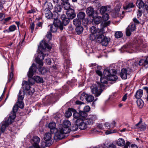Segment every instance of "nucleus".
<instances>
[{"instance_id": "obj_26", "label": "nucleus", "mask_w": 148, "mask_h": 148, "mask_svg": "<svg viewBox=\"0 0 148 148\" xmlns=\"http://www.w3.org/2000/svg\"><path fill=\"white\" fill-rule=\"evenodd\" d=\"M86 16L85 13L83 12H79L77 14V17L78 19L83 20V21H84V18Z\"/></svg>"}, {"instance_id": "obj_16", "label": "nucleus", "mask_w": 148, "mask_h": 148, "mask_svg": "<svg viewBox=\"0 0 148 148\" xmlns=\"http://www.w3.org/2000/svg\"><path fill=\"white\" fill-rule=\"evenodd\" d=\"M68 18L66 17V15L63 14L61 16V19L62 20L61 24L62 26H66L67 25L69 22V20Z\"/></svg>"}, {"instance_id": "obj_55", "label": "nucleus", "mask_w": 148, "mask_h": 148, "mask_svg": "<svg viewBox=\"0 0 148 148\" xmlns=\"http://www.w3.org/2000/svg\"><path fill=\"white\" fill-rule=\"evenodd\" d=\"M35 26V24L34 23H32L30 24V28L31 29V32L32 33L33 32L34 29V28Z\"/></svg>"}, {"instance_id": "obj_41", "label": "nucleus", "mask_w": 148, "mask_h": 148, "mask_svg": "<svg viewBox=\"0 0 148 148\" xmlns=\"http://www.w3.org/2000/svg\"><path fill=\"white\" fill-rule=\"evenodd\" d=\"M63 3V5L65 9L68 10L69 9H71L70 8V5L69 3L66 2Z\"/></svg>"}, {"instance_id": "obj_34", "label": "nucleus", "mask_w": 148, "mask_h": 148, "mask_svg": "<svg viewBox=\"0 0 148 148\" xmlns=\"http://www.w3.org/2000/svg\"><path fill=\"white\" fill-rule=\"evenodd\" d=\"M83 30V28L81 25L77 27L75 29V31L78 34H81Z\"/></svg>"}, {"instance_id": "obj_18", "label": "nucleus", "mask_w": 148, "mask_h": 148, "mask_svg": "<svg viewBox=\"0 0 148 148\" xmlns=\"http://www.w3.org/2000/svg\"><path fill=\"white\" fill-rule=\"evenodd\" d=\"M92 22L96 24H99L101 22L102 18L100 16H92Z\"/></svg>"}, {"instance_id": "obj_56", "label": "nucleus", "mask_w": 148, "mask_h": 148, "mask_svg": "<svg viewBox=\"0 0 148 148\" xmlns=\"http://www.w3.org/2000/svg\"><path fill=\"white\" fill-rule=\"evenodd\" d=\"M131 130L130 129V127H129L128 126V127L127 128H124L122 130H119V131L120 132H127V131L128 132V131H129Z\"/></svg>"}, {"instance_id": "obj_47", "label": "nucleus", "mask_w": 148, "mask_h": 148, "mask_svg": "<svg viewBox=\"0 0 148 148\" xmlns=\"http://www.w3.org/2000/svg\"><path fill=\"white\" fill-rule=\"evenodd\" d=\"M115 36L116 38H119L122 36L123 34L121 32H117L115 33Z\"/></svg>"}, {"instance_id": "obj_28", "label": "nucleus", "mask_w": 148, "mask_h": 148, "mask_svg": "<svg viewBox=\"0 0 148 148\" xmlns=\"http://www.w3.org/2000/svg\"><path fill=\"white\" fill-rule=\"evenodd\" d=\"M50 26V30L52 32H56L58 27V26L57 25L53 24L49 25Z\"/></svg>"}, {"instance_id": "obj_59", "label": "nucleus", "mask_w": 148, "mask_h": 148, "mask_svg": "<svg viewBox=\"0 0 148 148\" xmlns=\"http://www.w3.org/2000/svg\"><path fill=\"white\" fill-rule=\"evenodd\" d=\"M90 109V107L88 106H86L84 107V111L87 112H89Z\"/></svg>"}, {"instance_id": "obj_6", "label": "nucleus", "mask_w": 148, "mask_h": 148, "mask_svg": "<svg viewBox=\"0 0 148 148\" xmlns=\"http://www.w3.org/2000/svg\"><path fill=\"white\" fill-rule=\"evenodd\" d=\"M76 121V124L80 129L84 130L87 128L88 124L86 123V119H78Z\"/></svg>"}, {"instance_id": "obj_57", "label": "nucleus", "mask_w": 148, "mask_h": 148, "mask_svg": "<svg viewBox=\"0 0 148 148\" xmlns=\"http://www.w3.org/2000/svg\"><path fill=\"white\" fill-rule=\"evenodd\" d=\"M79 127L78 125L76 124L71 127V129L73 131H76Z\"/></svg>"}, {"instance_id": "obj_25", "label": "nucleus", "mask_w": 148, "mask_h": 148, "mask_svg": "<svg viewBox=\"0 0 148 148\" xmlns=\"http://www.w3.org/2000/svg\"><path fill=\"white\" fill-rule=\"evenodd\" d=\"M56 124L53 122L50 123L49 125V127L50 129V132L53 133L54 132L53 130L56 129Z\"/></svg>"}, {"instance_id": "obj_43", "label": "nucleus", "mask_w": 148, "mask_h": 148, "mask_svg": "<svg viewBox=\"0 0 148 148\" xmlns=\"http://www.w3.org/2000/svg\"><path fill=\"white\" fill-rule=\"evenodd\" d=\"M13 66L12 64V65L11 67V72L10 73V75H9V78H8V79L10 81L13 78Z\"/></svg>"}, {"instance_id": "obj_38", "label": "nucleus", "mask_w": 148, "mask_h": 148, "mask_svg": "<svg viewBox=\"0 0 148 148\" xmlns=\"http://www.w3.org/2000/svg\"><path fill=\"white\" fill-rule=\"evenodd\" d=\"M17 106L19 108H23L24 106V104L23 102V100H18L16 104Z\"/></svg>"}, {"instance_id": "obj_62", "label": "nucleus", "mask_w": 148, "mask_h": 148, "mask_svg": "<svg viewBox=\"0 0 148 148\" xmlns=\"http://www.w3.org/2000/svg\"><path fill=\"white\" fill-rule=\"evenodd\" d=\"M36 10H35V9H32L29 11H28L27 12V13H29V14H31L33 13L34 14V13L36 12Z\"/></svg>"}, {"instance_id": "obj_44", "label": "nucleus", "mask_w": 148, "mask_h": 148, "mask_svg": "<svg viewBox=\"0 0 148 148\" xmlns=\"http://www.w3.org/2000/svg\"><path fill=\"white\" fill-rule=\"evenodd\" d=\"M94 98L91 95H88L86 98V100L88 102H91L94 100Z\"/></svg>"}, {"instance_id": "obj_49", "label": "nucleus", "mask_w": 148, "mask_h": 148, "mask_svg": "<svg viewBox=\"0 0 148 148\" xmlns=\"http://www.w3.org/2000/svg\"><path fill=\"white\" fill-rule=\"evenodd\" d=\"M38 70L42 74H44L47 72V71L45 68L41 67H39L38 68Z\"/></svg>"}, {"instance_id": "obj_45", "label": "nucleus", "mask_w": 148, "mask_h": 148, "mask_svg": "<svg viewBox=\"0 0 148 148\" xmlns=\"http://www.w3.org/2000/svg\"><path fill=\"white\" fill-rule=\"evenodd\" d=\"M106 7L105 6H103L100 8V11L101 13L103 15L104 14V13L106 11Z\"/></svg>"}, {"instance_id": "obj_3", "label": "nucleus", "mask_w": 148, "mask_h": 148, "mask_svg": "<svg viewBox=\"0 0 148 148\" xmlns=\"http://www.w3.org/2000/svg\"><path fill=\"white\" fill-rule=\"evenodd\" d=\"M116 71L114 69L111 70L106 69L103 71L104 75L105 77H107L108 79L111 81H114L117 79V76L116 75Z\"/></svg>"}, {"instance_id": "obj_53", "label": "nucleus", "mask_w": 148, "mask_h": 148, "mask_svg": "<svg viewBox=\"0 0 148 148\" xmlns=\"http://www.w3.org/2000/svg\"><path fill=\"white\" fill-rule=\"evenodd\" d=\"M16 26L13 25H11L9 27V29L10 32H13L16 29Z\"/></svg>"}, {"instance_id": "obj_4", "label": "nucleus", "mask_w": 148, "mask_h": 148, "mask_svg": "<svg viewBox=\"0 0 148 148\" xmlns=\"http://www.w3.org/2000/svg\"><path fill=\"white\" fill-rule=\"evenodd\" d=\"M91 91L93 94L96 97L100 95L104 89V86L103 84H101L99 82H97L96 84L92 86Z\"/></svg>"}, {"instance_id": "obj_23", "label": "nucleus", "mask_w": 148, "mask_h": 148, "mask_svg": "<svg viewBox=\"0 0 148 148\" xmlns=\"http://www.w3.org/2000/svg\"><path fill=\"white\" fill-rule=\"evenodd\" d=\"M104 125L108 129L112 127L113 128L115 126V122L114 121H113L111 123L108 122H106L104 123Z\"/></svg>"}, {"instance_id": "obj_17", "label": "nucleus", "mask_w": 148, "mask_h": 148, "mask_svg": "<svg viewBox=\"0 0 148 148\" xmlns=\"http://www.w3.org/2000/svg\"><path fill=\"white\" fill-rule=\"evenodd\" d=\"M53 24L58 26L59 28L61 30H62L63 29V26L62 25L61 23L58 18V17L54 18Z\"/></svg>"}, {"instance_id": "obj_63", "label": "nucleus", "mask_w": 148, "mask_h": 148, "mask_svg": "<svg viewBox=\"0 0 148 148\" xmlns=\"http://www.w3.org/2000/svg\"><path fill=\"white\" fill-rule=\"evenodd\" d=\"M96 72L97 74L100 76L101 77H102V73L101 71L99 70H96Z\"/></svg>"}, {"instance_id": "obj_21", "label": "nucleus", "mask_w": 148, "mask_h": 148, "mask_svg": "<svg viewBox=\"0 0 148 148\" xmlns=\"http://www.w3.org/2000/svg\"><path fill=\"white\" fill-rule=\"evenodd\" d=\"M140 65H144L145 67H148V60L147 58L146 60L141 59L140 60L138 63Z\"/></svg>"}, {"instance_id": "obj_58", "label": "nucleus", "mask_w": 148, "mask_h": 148, "mask_svg": "<svg viewBox=\"0 0 148 148\" xmlns=\"http://www.w3.org/2000/svg\"><path fill=\"white\" fill-rule=\"evenodd\" d=\"M5 3L4 0H2L0 1V10H1L3 8V6Z\"/></svg>"}, {"instance_id": "obj_13", "label": "nucleus", "mask_w": 148, "mask_h": 148, "mask_svg": "<svg viewBox=\"0 0 148 148\" xmlns=\"http://www.w3.org/2000/svg\"><path fill=\"white\" fill-rule=\"evenodd\" d=\"M34 82H32L30 79H29V81H23V82L22 86L24 90H29L30 88V84H33Z\"/></svg>"}, {"instance_id": "obj_37", "label": "nucleus", "mask_w": 148, "mask_h": 148, "mask_svg": "<svg viewBox=\"0 0 148 148\" xmlns=\"http://www.w3.org/2000/svg\"><path fill=\"white\" fill-rule=\"evenodd\" d=\"M24 97V94L23 92L20 91L19 92L18 100H23Z\"/></svg>"}, {"instance_id": "obj_60", "label": "nucleus", "mask_w": 148, "mask_h": 148, "mask_svg": "<svg viewBox=\"0 0 148 148\" xmlns=\"http://www.w3.org/2000/svg\"><path fill=\"white\" fill-rule=\"evenodd\" d=\"M131 30L128 27L127 28L126 30V34L127 36H129L131 35Z\"/></svg>"}, {"instance_id": "obj_50", "label": "nucleus", "mask_w": 148, "mask_h": 148, "mask_svg": "<svg viewBox=\"0 0 148 148\" xmlns=\"http://www.w3.org/2000/svg\"><path fill=\"white\" fill-rule=\"evenodd\" d=\"M51 134L50 133H46L44 137V139H51Z\"/></svg>"}, {"instance_id": "obj_24", "label": "nucleus", "mask_w": 148, "mask_h": 148, "mask_svg": "<svg viewBox=\"0 0 148 148\" xmlns=\"http://www.w3.org/2000/svg\"><path fill=\"white\" fill-rule=\"evenodd\" d=\"M44 7L47 10H49L52 8V5L49 2L46 1L44 5Z\"/></svg>"}, {"instance_id": "obj_14", "label": "nucleus", "mask_w": 148, "mask_h": 148, "mask_svg": "<svg viewBox=\"0 0 148 148\" xmlns=\"http://www.w3.org/2000/svg\"><path fill=\"white\" fill-rule=\"evenodd\" d=\"M36 65L34 64H32L31 66L29 69V72L27 73V75L29 78L32 77L34 75V73L36 71Z\"/></svg>"}, {"instance_id": "obj_48", "label": "nucleus", "mask_w": 148, "mask_h": 148, "mask_svg": "<svg viewBox=\"0 0 148 148\" xmlns=\"http://www.w3.org/2000/svg\"><path fill=\"white\" fill-rule=\"evenodd\" d=\"M128 28L131 30V31H133L136 29V26L135 24H132L128 26Z\"/></svg>"}, {"instance_id": "obj_12", "label": "nucleus", "mask_w": 148, "mask_h": 148, "mask_svg": "<svg viewBox=\"0 0 148 148\" xmlns=\"http://www.w3.org/2000/svg\"><path fill=\"white\" fill-rule=\"evenodd\" d=\"M125 143V142L124 139H118L116 142L117 144L120 146H123L124 145V148H128L129 146L130 143L128 141H127Z\"/></svg>"}, {"instance_id": "obj_29", "label": "nucleus", "mask_w": 148, "mask_h": 148, "mask_svg": "<svg viewBox=\"0 0 148 148\" xmlns=\"http://www.w3.org/2000/svg\"><path fill=\"white\" fill-rule=\"evenodd\" d=\"M8 123V120L6 122H4L2 124L1 130V131L2 132H3L5 130L6 127L8 126V124H11Z\"/></svg>"}, {"instance_id": "obj_54", "label": "nucleus", "mask_w": 148, "mask_h": 148, "mask_svg": "<svg viewBox=\"0 0 148 148\" xmlns=\"http://www.w3.org/2000/svg\"><path fill=\"white\" fill-rule=\"evenodd\" d=\"M116 132V131L115 130H108L106 131V134L107 135L109 134Z\"/></svg>"}, {"instance_id": "obj_15", "label": "nucleus", "mask_w": 148, "mask_h": 148, "mask_svg": "<svg viewBox=\"0 0 148 148\" xmlns=\"http://www.w3.org/2000/svg\"><path fill=\"white\" fill-rule=\"evenodd\" d=\"M66 14L69 19H72L75 16L74 11L72 9H69L66 11Z\"/></svg>"}, {"instance_id": "obj_61", "label": "nucleus", "mask_w": 148, "mask_h": 148, "mask_svg": "<svg viewBox=\"0 0 148 148\" xmlns=\"http://www.w3.org/2000/svg\"><path fill=\"white\" fill-rule=\"evenodd\" d=\"M46 36L50 40L51 38L52 35L50 32H48Z\"/></svg>"}, {"instance_id": "obj_35", "label": "nucleus", "mask_w": 148, "mask_h": 148, "mask_svg": "<svg viewBox=\"0 0 148 148\" xmlns=\"http://www.w3.org/2000/svg\"><path fill=\"white\" fill-rule=\"evenodd\" d=\"M136 3L137 6L139 9L143 8L144 5V2L141 0H138Z\"/></svg>"}, {"instance_id": "obj_32", "label": "nucleus", "mask_w": 148, "mask_h": 148, "mask_svg": "<svg viewBox=\"0 0 148 148\" xmlns=\"http://www.w3.org/2000/svg\"><path fill=\"white\" fill-rule=\"evenodd\" d=\"M80 119H86V117L87 116V114L86 112L82 111H79Z\"/></svg>"}, {"instance_id": "obj_33", "label": "nucleus", "mask_w": 148, "mask_h": 148, "mask_svg": "<svg viewBox=\"0 0 148 148\" xmlns=\"http://www.w3.org/2000/svg\"><path fill=\"white\" fill-rule=\"evenodd\" d=\"M73 24L77 27L81 25V23L79 20L77 18H75L73 20Z\"/></svg>"}, {"instance_id": "obj_9", "label": "nucleus", "mask_w": 148, "mask_h": 148, "mask_svg": "<svg viewBox=\"0 0 148 148\" xmlns=\"http://www.w3.org/2000/svg\"><path fill=\"white\" fill-rule=\"evenodd\" d=\"M130 69L127 68L123 69L121 70V72L120 74V77L123 79H127V75H129L130 73Z\"/></svg>"}, {"instance_id": "obj_10", "label": "nucleus", "mask_w": 148, "mask_h": 148, "mask_svg": "<svg viewBox=\"0 0 148 148\" xmlns=\"http://www.w3.org/2000/svg\"><path fill=\"white\" fill-rule=\"evenodd\" d=\"M135 128L140 130L141 131H144L146 128V125L142 122L141 119L140 121L135 125Z\"/></svg>"}, {"instance_id": "obj_5", "label": "nucleus", "mask_w": 148, "mask_h": 148, "mask_svg": "<svg viewBox=\"0 0 148 148\" xmlns=\"http://www.w3.org/2000/svg\"><path fill=\"white\" fill-rule=\"evenodd\" d=\"M70 130L69 128L63 127L60 130V132L57 133L56 135L57 137V139H63L67 136L66 134L69 133Z\"/></svg>"}, {"instance_id": "obj_46", "label": "nucleus", "mask_w": 148, "mask_h": 148, "mask_svg": "<svg viewBox=\"0 0 148 148\" xmlns=\"http://www.w3.org/2000/svg\"><path fill=\"white\" fill-rule=\"evenodd\" d=\"M62 8L60 5H56L54 8V10L56 12H60L61 11Z\"/></svg>"}, {"instance_id": "obj_64", "label": "nucleus", "mask_w": 148, "mask_h": 148, "mask_svg": "<svg viewBox=\"0 0 148 148\" xmlns=\"http://www.w3.org/2000/svg\"><path fill=\"white\" fill-rule=\"evenodd\" d=\"M98 129L100 130H103V126L101 124H99L98 125L97 127Z\"/></svg>"}, {"instance_id": "obj_30", "label": "nucleus", "mask_w": 148, "mask_h": 148, "mask_svg": "<svg viewBox=\"0 0 148 148\" xmlns=\"http://www.w3.org/2000/svg\"><path fill=\"white\" fill-rule=\"evenodd\" d=\"M45 16L47 18L50 19L52 18V14L49 10H47L45 11Z\"/></svg>"}, {"instance_id": "obj_51", "label": "nucleus", "mask_w": 148, "mask_h": 148, "mask_svg": "<svg viewBox=\"0 0 148 148\" xmlns=\"http://www.w3.org/2000/svg\"><path fill=\"white\" fill-rule=\"evenodd\" d=\"M88 96V95L85 93L83 92L81 95L80 97V99L82 101H83L84 99H86V98Z\"/></svg>"}, {"instance_id": "obj_36", "label": "nucleus", "mask_w": 148, "mask_h": 148, "mask_svg": "<svg viewBox=\"0 0 148 148\" xmlns=\"http://www.w3.org/2000/svg\"><path fill=\"white\" fill-rule=\"evenodd\" d=\"M71 125V123L68 120H65L63 122V127L69 128Z\"/></svg>"}, {"instance_id": "obj_1", "label": "nucleus", "mask_w": 148, "mask_h": 148, "mask_svg": "<svg viewBox=\"0 0 148 148\" xmlns=\"http://www.w3.org/2000/svg\"><path fill=\"white\" fill-rule=\"evenodd\" d=\"M91 33L90 36V39L91 41L96 40L101 43L103 46H106L110 41V39L104 36L103 34L105 31L103 29H99L94 26H92L90 29Z\"/></svg>"}, {"instance_id": "obj_31", "label": "nucleus", "mask_w": 148, "mask_h": 148, "mask_svg": "<svg viewBox=\"0 0 148 148\" xmlns=\"http://www.w3.org/2000/svg\"><path fill=\"white\" fill-rule=\"evenodd\" d=\"M108 79L107 77H105L103 75V76L101 77L100 78V81L101 83H100L101 84H103L104 86V84H106L107 82ZM105 87L104 86V87Z\"/></svg>"}, {"instance_id": "obj_20", "label": "nucleus", "mask_w": 148, "mask_h": 148, "mask_svg": "<svg viewBox=\"0 0 148 148\" xmlns=\"http://www.w3.org/2000/svg\"><path fill=\"white\" fill-rule=\"evenodd\" d=\"M30 79L31 80L32 82H34V81H35L37 83H42L43 82V80L42 78L38 76H34V79L30 78Z\"/></svg>"}, {"instance_id": "obj_2", "label": "nucleus", "mask_w": 148, "mask_h": 148, "mask_svg": "<svg viewBox=\"0 0 148 148\" xmlns=\"http://www.w3.org/2000/svg\"><path fill=\"white\" fill-rule=\"evenodd\" d=\"M47 48L49 50L51 49V46L48 45L44 40L41 41L40 45L38 46V49L37 51V56L35 60L37 63L40 66L43 64L42 60L44 58V55H48V51L46 49Z\"/></svg>"}, {"instance_id": "obj_40", "label": "nucleus", "mask_w": 148, "mask_h": 148, "mask_svg": "<svg viewBox=\"0 0 148 148\" xmlns=\"http://www.w3.org/2000/svg\"><path fill=\"white\" fill-rule=\"evenodd\" d=\"M134 5L133 3H129L126 7L123 6V8L124 10H127L134 7Z\"/></svg>"}, {"instance_id": "obj_8", "label": "nucleus", "mask_w": 148, "mask_h": 148, "mask_svg": "<svg viewBox=\"0 0 148 148\" xmlns=\"http://www.w3.org/2000/svg\"><path fill=\"white\" fill-rule=\"evenodd\" d=\"M109 17L108 14L107 13H105L103 15L102 19L103 21L102 22L101 25H102L103 27H106L110 24V21H106L108 20Z\"/></svg>"}, {"instance_id": "obj_11", "label": "nucleus", "mask_w": 148, "mask_h": 148, "mask_svg": "<svg viewBox=\"0 0 148 148\" xmlns=\"http://www.w3.org/2000/svg\"><path fill=\"white\" fill-rule=\"evenodd\" d=\"M96 119L97 117L95 115H90L88 116L86 120L88 125H91L95 122Z\"/></svg>"}, {"instance_id": "obj_42", "label": "nucleus", "mask_w": 148, "mask_h": 148, "mask_svg": "<svg viewBox=\"0 0 148 148\" xmlns=\"http://www.w3.org/2000/svg\"><path fill=\"white\" fill-rule=\"evenodd\" d=\"M72 109V108H69L68 110L67 111L65 114V116L67 117H70L72 115L71 112H72V111L70 110L71 109Z\"/></svg>"}, {"instance_id": "obj_27", "label": "nucleus", "mask_w": 148, "mask_h": 148, "mask_svg": "<svg viewBox=\"0 0 148 148\" xmlns=\"http://www.w3.org/2000/svg\"><path fill=\"white\" fill-rule=\"evenodd\" d=\"M143 90L141 89L138 90L137 91L135 95V97L137 99H139L143 95Z\"/></svg>"}, {"instance_id": "obj_7", "label": "nucleus", "mask_w": 148, "mask_h": 148, "mask_svg": "<svg viewBox=\"0 0 148 148\" xmlns=\"http://www.w3.org/2000/svg\"><path fill=\"white\" fill-rule=\"evenodd\" d=\"M18 107L16 104L13 108V112H11L9 114V117L8 119V123H12L16 117V112L17 111Z\"/></svg>"}, {"instance_id": "obj_52", "label": "nucleus", "mask_w": 148, "mask_h": 148, "mask_svg": "<svg viewBox=\"0 0 148 148\" xmlns=\"http://www.w3.org/2000/svg\"><path fill=\"white\" fill-rule=\"evenodd\" d=\"M60 49L61 52L64 54L65 53H66L67 52L66 49L65 47H64L63 46H62Z\"/></svg>"}, {"instance_id": "obj_22", "label": "nucleus", "mask_w": 148, "mask_h": 148, "mask_svg": "<svg viewBox=\"0 0 148 148\" xmlns=\"http://www.w3.org/2000/svg\"><path fill=\"white\" fill-rule=\"evenodd\" d=\"M71 110L72 111V112L73 113V116L74 118L77 120L78 119H81L80 118V115L79 112L78 113L74 109H71Z\"/></svg>"}, {"instance_id": "obj_39", "label": "nucleus", "mask_w": 148, "mask_h": 148, "mask_svg": "<svg viewBox=\"0 0 148 148\" xmlns=\"http://www.w3.org/2000/svg\"><path fill=\"white\" fill-rule=\"evenodd\" d=\"M136 103L138 106L140 108H142L143 105V102L142 100L139 99L136 101Z\"/></svg>"}, {"instance_id": "obj_19", "label": "nucleus", "mask_w": 148, "mask_h": 148, "mask_svg": "<svg viewBox=\"0 0 148 148\" xmlns=\"http://www.w3.org/2000/svg\"><path fill=\"white\" fill-rule=\"evenodd\" d=\"M94 9L91 7H89L87 8L86 10L87 14L89 16H92L94 13Z\"/></svg>"}]
</instances>
